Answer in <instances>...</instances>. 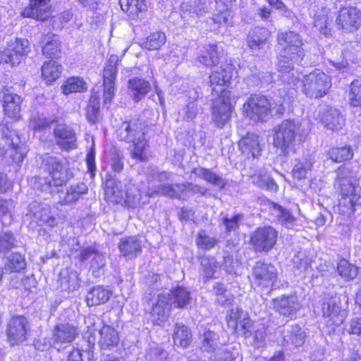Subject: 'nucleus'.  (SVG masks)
Listing matches in <instances>:
<instances>
[{
  "label": "nucleus",
  "mask_w": 361,
  "mask_h": 361,
  "mask_svg": "<svg viewBox=\"0 0 361 361\" xmlns=\"http://www.w3.org/2000/svg\"><path fill=\"white\" fill-rule=\"evenodd\" d=\"M233 66L231 64L221 65L209 76L213 91L216 94L220 92L218 97L214 99L212 106L213 121L220 128L225 126L231 117V92L222 87L229 83L233 75Z\"/></svg>",
  "instance_id": "f257e3e1"
},
{
  "label": "nucleus",
  "mask_w": 361,
  "mask_h": 361,
  "mask_svg": "<svg viewBox=\"0 0 361 361\" xmlns=\"http://www.w3.org/2000/svg\"><path fill=\"white\" fill-rule=\"evenodd\" d=\"M278 40L279 44L283 47L279 56L278 69L283 74H287L283 75V79L294 88L299 82L295 76L294 65L301 61L304 56L302 39L298 34L288 32L279 35Z\"/></svg>",
  "instance_id": "f03ea898"
},
{
  "label": "nucleus",
  "mask_w": 361,
  "mask_h": 361,
  "mask_svg": "<svg viewBox=\"0 0 361 361\" xmlns=\"http://www.w3.org/2000/svg\"><path fill=\"white\" fill-rule=\"evenodd\" d=\"M42 168L49 176L41 174L32 178L30 184L35 190L52 193L54 192V188L63 185L70 178L67 169L56 157H44Z\"/></svg>",
  "instance_id": "7ed1b4c3"
},
{
  "label": "nucleus",
  "mask_w": 361,
  "mask_h": 361,
  "mask_svg": "<svg viewBox=\"0 0 361 361\" xmlns=\"http://www.w3.org/2000/svg\"><path fill=\"white\" fill-rule=\"evenodd\" d=\"M335 185L340 190L338 210L343 215H350L356 206H361V197L355 193L356 173L345 166L338 168Z\"/></svg>",
  "instance_id": "20e7f679"
},
{
  "label": "nucleus",
  "mask_w": 361,
  "mask_h": 361,
  "mask_svg": "<svg viewBox=\"0 0 361 361\" xmlns=\"http://www.w3.org/2000/svg\"><path fill=\"white\" fill-rule=\"evenodd\" d=\"M301 123L295 119L283 121L274 128V146L286 156L295 145L297 137L301 135Z\"/></svg>",
  "instance_id": "39448f33"
},
{
  "label": "nucleus",
  "mask_w": 361,
  "mask_h": 361,
  "mask_svg": "<svg viewBox=\"0 0 361 361\" xmlns=\"http://www.w3.org/2000/svg\"><path fill=\"white\" fill-rule=\"evenodd\" d=\"M302 84V92L312 99L324 97L331 85L329 75L319 69L304 75Z\"/></svg>",
  "instance_id": "423d86ee"
},
{
  "label": "nucleus",
  "mask_w": 361,
  "mask_h": 361,
  "mask_svg": "<svg viewBox=\"0 0 361 361\" xmlns=\"http://www.w3.org/2000/svg\"><path fill=\"white\" fill-rule=\"evenodd\" d=\"M243 109L246 116L254 121H266L271 112V102L260 94H251Z\"/></svg>",
  "instance_id": "0eeeda50"
},
{
  "label": "nucleus",
  "mask_w": 361,
  "mask_h": 361,
  "mask_svg": "<svg viewBox=\"0 0 361 361\" xmlns=\"http://www.w3.org/2000/svg\"><path fill=\"white\" fill-rule=\"evenodd\" d=\"M29 51V41L24 38H16L8 44L6 50L0 51V63L19 64Z\"/></svg>",
  "instance_id": "6e6552de"
},
{
  "label": "nucleus",
  "mask_w": 361,
  "mask_h": 361,
  "mask_svg": "<svg viewBox=\"0 0 361 361\" xmlns=\"http://www.w3.org/2000/svg\"><path fill=\"white\" fill-rule=\"evenodd\" d=\"M342 300L347 302L348 297L338 295L336 293L329 295L324 302L322 312L323 316L329 319L327 321L329 325H339L343 321L344 316L342 314L343 307L341 305Z\"/></svg>",
  "instance_id": "1a4fd4ad"
},
{
  "label": "nucleus",
  "mask_w": 361,
  "mask_h": 361,
  "mask_svg": "<svg viewBox=\"0 0 361 361\" xmlns=\"http://www.w3.org/2000/svg\"><path fill=\"white\" fill-rule=\"evenodd\" d=\"M277 231L271 226L257 228L250 237V243L255 252H269L276 244Z\"/></svg>",
  "instance_id": "9d476101"
},
{
  "label": "nucleus",
  "mask_w": 361,
  "mask_h": 361,
  "mask_svg": "<svg viewBox=\"0 0 361 361\" xmlns=\"http://www.w3.org/2000/svg\"><path fill=\"white\" fill-rule=\"evenodd\" d=\"M147 128L145 123L139 119L124 121L116 130L117 137L128 143L140 140L145 137Z\"/></svg>",
  "instance_id": "9b49d317"
},
{
  "label": "nucleus",
  "mask_w": 361,
  "mask_h": 361,
  "mask_svg": "<svg viewBox=\"0 0 361 361\" xmlns=\"http://www.w3.org/2000/svg\"><path fill=\"white\" fill-rule=\"evenodd\" d=\"M3 140L8 148L7 154L15 163L22 162L26 155L25 147L21 145L20 139L16 131L6 128L3 131Z\"/></svg>",
  "instance_id": "f8f14e48"
},
{
  "label": "nucleus",
  "mask_w": 361,
  "mask_h": 361,
  "mask_svg": "<svg viewBox=\"0 0 361 361\" xmlns=\"http://www.w3.org/2000/svg\"><path fill=\"white\" fill-rule=\"evenodd\" d=\"M336 22L339 28L353 32L361 25V12L356 7H343L338 11Z\"/></svg>",
  "instance_id": "ddd939ff"
},
{
  "label": "nucleus",
  "mask_w": 361,
  "mask_h": 361,
  "mask_svg": "<svg viewBox=\"0 0 361 361\" xmlns=\"http://www.w3.org/2000/svg\"><path fill=\"white\" fill-rule=\"evenodd\" d=\"M28 329L29 323L25 317L20 315L13 317L7 324L8 341L11 345L23 342L26 338Z\"/></svg>",
  "instance_id": "4468645a"
},
{
  "label": "nucleus",
  "mask_w": 361,
  "mask_h": 361,
  "mask_svg": "<svg viewBox=\"0 0 361 361\" xmlns=\"http://www.w3.org/2000/svg\"><path fill=\"white\" fill-rule=\"evenodd\" d=\"M252 275L259 286L269 288L276 281L278 273L276 268L271 264L259 261L253 267Z\"/></svg>",
  "instance_id": "2eb2a0df"
},
{
  "label": "nucleus",
  "mask_w": 361,
  "mask_h": 361,
  "mask_svg": "<svg viewBox=\"0 0 361 361\" xmlns=\"http://www.w3.org/2000/svg\"><path fill=\"white\" fill-rule=\"evenodd\" d=\"M226 321L228 326L234 331L240 329L245 337L251 336L252 322L247 312L239 307L232 308L226 315Z\"/></svg>",
  "instance_id": "dca6fc26"
},
{
  "label": "nucleus",
  "mask_w": 361,
  "mask_h": 361,
  "mask_svg": "<svg viewBox=\"0 0 361 361\" xmlns=\"http://www.w3.org/2000/svg\"><path fill=\"white\" fill-rule=\"evenodd\" d=\"M56 144L65 151H70L77 147L76 134L74 130L66 123H57L54 130Z\"/></svg>",
  "instance_id": "f3484780"
},
{
  "label": "nucleus",
  "mask_w": 361,
  "mask_h": 361,
  "mask_svg": "<svg viewBox=\"0 0 361 361\" xmlns=\"http://www.w3.org/2000/svg\"><path fill=\"white\" fill-rule=\"evenodd\" d=\"M273 308L279 314L292 319L300 310V305L295 295H281L272 300Z\"/></svg>",
  "instance_id": "a211bd4d"
},
{
  "label": "nucleus",
  "mask_w": 361,
  "mask_h": 361,
  "mask_svg": "<svg viewBox=\"0 0 361 361\" xmlns=\"http://www.w3.org/2000/svg\"><path fill=\"white\" fill-rule=\"evenodd\" d=\"M181 18L188 22L196 21V20L209 12V8L207 0H194L189 2H183L180 6Z\"/></svg>",
  "instance_id": "6ab92c4d"
},
{
  "label": "nucleus",
  "mask_w": 361,
  "mask_h": 361,
  "mask_svg": "<svg viewBox=\"0 0 361 361\" xmlns=\"http://www.w3.org/2000/svg\"><path fill=\"white\" fill-rule=\"evenodd\" d=\"M117 67L112 57L104 67L103 74L104 103L110 104L114 97V82L116 77Z\"/></svg>",
  "instance_id": "aec40b11"
},
{
  "label": "nucleus",
  "mask_w": 361,
  "mask_h": 361,
  "mask_svg": "<svg viewBox=\"0 0 361 361\" xmlns=\"http://www.w3.org/2000/svg\"><path fill=\"white\" fill-rule=\"evenodd\" d=\"M171 307L169 297L166 294H159L150 312L152 322L154 324L160 325L166 321Z\"/></svg>",
  "instance_id": "412c9836"
},
{
  "label": "nucleus",
  "mask_w": 361,
  "mask_h": 361,
  "mask_svg": "<svg viewBox=\"0 0 361 361\" xmlns=\"http://www.w3.org/2000/svg\"><path fill=\"white\" fill-rule=\"evenodd\" d=\"M78 328L69 323H60L52 331V340L54 343H71L78 336Z\"/></svg>",
  "instance_id": "4be33fe9"
},
{
  "label": "nucleus",
  "mask_w": 361,
  "mask_h": 361,
  "mask_svg": "<svg viewBox=\"0 0 361 361\" xmlns=\"http://www.w3.org/2000/svg\"><path fill=\"white\" fill-rule=\"evenodd\" d=\"M51 0H30L28 8L24 9L23 15L25 17L44 21L51 15Z\"/></svg>",
  "instance_id": "5701e85b"
},
{
  "label": "nucleus",
  "mask_w": 361,
  "mask_h": 361,
  "mask_svg": "<svg viewBox=\"0 0 361 361\" xmlns=\"http://www.w3.org/2000/svg\"><path fill=\"white\" fill-rule=\"evenodd\" d=\"M79 287L78 273L72 269H63L59 275L58 288L61 291L73 292Z\"/></svg>",
  "instance_id": "b1692460"
},
{
  "label": "nucleus",
  "mask_w": 361,
  "mask_h": 361,
  "mask_svg": "<svg viewBox=\"0 0 361 361\" xmlns=\"http://www.w3.org/2000/svg\"><path fill=\"white\" fill-rule=\"evenodd\" d=\"M239 148L247 157L257 158L261 155V147L258 136L253 133H247L239 141Z\"/></svg>",
  "instance_id": "393cba45"
},
{
  "label": "nucleus",
  "mask_w": 361,
  "mask_h": 361,
  "mask_svg": "<svg viewBox=\"0 0 361 361\" xmlns=\"http://www.w3.org/2000/svg\"><path fill=\"white\" fill-rule=\"evenodd\" d=\"M142 242L137 236L126 237L121 240L118 248L123 257H136L142 252Z\"/></svg>",
  "instance_id": "a878e982"
},
{
  "label": "nucleus",
  "mask_w": 361,
  "mask_h": 361,
  "mask_svg": "<svg viewBox=\"0 0 361 361\" xmlns=\"http://www.w3.org/2000/svg\"><path fill=\"white\" fill-rule=\"evenodd\" d=\"M151 89L149 82L143 78L135 77L128 80L130 97L136 103L143 99Z\"/></svg>",
  "instance_id": "bb28decb"
},
{
  "label": "nucleus",
  "mask_w": 361,
  "mask_h": 361,
  "mask_svg": "<svg viewBox=\"0 0 361 361\" xmlns=\"http://www.w3.org/2000/svg\"><path fill=\"white\" fill-rule=\"evenodd\" d=\"M171 306L178 309H185L191 303V292L183 286H177L167 294Z\"/></svg>",
  "instance_id": "cd10ccee"
},
{
  "label": "nucleus",
  "mask_w": 361,
  "mask_h": 361,
  "mask_svg": "<svg viewBox=\"0 0 361 361\" xmlns=\"http://www.w3.org/2000/svg\"><path fill=\"white\" fill-rule=\"evenodd\" d=\"M197 57V61L205 66H212L218 64L221 51L217 44H207L204 50Z\"/></svg>",
  "instance_id": "c85d7f7f"
},
{
  "label": "nucleus",
  "mask_w": 361,
  "mask_h": 361,
  "mask_svg": "<svg viewBox=\"0 0 361 361\" xmlns=\"http://www.w3.org/2000/svg\"><path fill=\"white\" fill-rule=\"evenodd\" d=\"M22 98L13 93H6L4 96V109L10 118L18 119L20 117Z\"/></svg>",
  "instance_id": "c756f323"
},
{
  "label": "nucleus",
  "mask_w": 361,
  "mask_h": 361,
  "mask_svg": "<svg viewBox=\"0 0 361 361\" xmlns=\"http://www.w3.org/2000/svg\"><path fill=\"white\" fill-rule=\"evenodd\" d=\"M321 121L327 128L332 130L341 129L344 125V119L339 111L332 107H328L323 111Z\"/></svg>",
  "instance_id": "7c9ffc66"
},
{
  "label": "nucleus",
  "mask_w": 361,
  "mask_h": 361,
  "mask_svg": "<svg viewBox=\"0 0 361 361\" xmlns=\"http://www.w3.org/2000/svg\"><path fill=\"white\" fill-rule=\"evenodd\" d=\"M105 186V196L108 201L116 204L123 201L125 192L120 180L113 178L107 179Z\"/></svg>",
  "instance_id": "2f4dec72"
},
{
  "label": "nucleus",
  "mask_w": 361,
  "mask_h": 361,
  "mask_svg": "<svg viewBox=\"0 0 361 361\" xmlns=\"http://www.w3.org/2000/svg\"><path fill=\"white\" fill-rule=\"evenodd\" d=\"M111 295V292L104 286H94L87 292L86 302L88 306H97L106 302Z\"/></svg>",
  "instance_id": "473e14b6"
},
{
  "label": "nucleus",
  "mask_w": 361,
  "mask_h": 361,
  "mask_svg": "<svg viewBox=\"0 0 361 361\" xmlns=\"http://www.w3.org/2000/svg\"><path fill=\"white\" fill-rule=\"evenodd\" d=\"M42 53L49 58H58L61 54V42L53 34H48L43 37Z\"/></svg>",
  "instance_id": "72a5a7b5"
},
{
  "label": "nucleus",
  "mask_w": 361,
  "mask_h": 361,
  "mask_svg": "<svg viewBox=\"0 0 361 361\" xmlns=\"http://www.w3.org/2000/svg\"><path fill=\"white\" fill-rule=\"evenodd\" d=\"M192 173L197 177L201 178L207 182L216 185L219 189H224L226 185V180L210 169L202 167L195 168L193 169Z\"/></svg>",
  "instance_id": "f704fd0d"
},
{
  "label": "nucleus",
  "mask_w": 361,
  "mask_h": 361,
  "mask_svg": "<svg viewBox=\"0 0 361 361\" xmlns=\"http://www.w3.org/2000/svg\"><path fill=\"white\" fill-rule=\"evenodd\" d=\"M270 33L268 30L265 28L257 29L252 35H249L247 38V44L251 49H261L266 47H269V43L267 39L269 37Z\"/></svg>",
  "instance_id": "c9c22d12"
},
{
  "label": "nucleus",
  "mask_w": 361,
  "mask_h": 361,
  "mask_svg": "<svg viewBox=\"0 0 361 361\" xmlns=\"http://www.w3.org/2000/svg\"><path fill=\"white\" fill-rule=\"evenodd\" d=\"M87 185L83 183H78L75 185L70 186L63 197H60V203L62 204H71L78 201L80 197L87 193Z\"/></svg>",
  "instance_id": "e433bc0d"
},
{
  "label": "nucleus",
  "mask_w": 361,
  "mask_h": 361,
  "mask_svg": "<svg viewBox=\"0 0 361 361\" xmlns=\"http://www.w3.org/2000/svg\"><path fill=\"white\" fill-rule=\"evenodd\" d=\"M99 345L102 348H108L116 345L119 341L117 331L109 326H104L99 331Z\"/></svg>",
  "instance_id": "4c0bfd02"
},
{
  "label": "nucleus",
  "mask_w": 361,
  "mask_h": 361,
  "mask_svg": "<svg viewBox=\"0 0 361 361\" xmlns=\"http://www.w3.org/2000/svg\"><path fill=\"white\" fill-rule=\"evenodd\" d=\"M270 208L273 214L281 224L286 225L288 228L294 225L295 218L289 210L274 202L270 203Z\"/></svg>",
  "instance_id": "58836bf2"
},
{
  "label": "nucleus",
  "mask_w": 361,
  "mask_h": 361,
  "mask_svg": "<svg viewBox=\"0 0 361 361\" xmlns=\"http://www.w3.org/2000/svg\"><path fill=\"white\" fill-rule=\"evenodd\" d=\"M166 36L164 32L157 31L149 35L141 43V47L147 50H159L166 43Z\"/></svg>",
  "instance_id": "ea45409f"
},
{
  "label": "nucleus",
  "mask_w": 361,
  "mask_h": 361,
  "mask_svg": "<svg viewBox=\"0 0 361 361\" xmlns=\"http://www.w3.org/2000/svg\"><path fill=\"white\" fill-rule=\"evenodd\" d=\"M157 193L178 200H185L187 198L185 195V183L163 185L159 188Z\"/></svg>",
  "instance_id": "a19ab883"
},
{
  "label": "nucleus",
  "mask_w": 361,
  "mask_h": 361,
  "mask_svg": "<svg viewBox=\"0 0 361 361\" xmlns=\"http://www.w3.org/2000/svg\"><path fill=\"white\" fill-rule=\"evenodd\" d=\"M121 9L134 18L147 8L145 0H119Z\"/></svg>",
  "instance_id": "79ce46f5"
},
{
  "label": "nucleus",
  "mask_w": 361,
  "mask_h": 361,
  "mask_svg": "<svg viewBox=\"0 0 361 361\" xmlns=\"http://www.w3.org/2000/svg\"><path fill=\"white\" fill-rule=\"evenodd\" d=\"M252 183L261 188L276 192L278 186L272 178L265 171H259L257 173L251 176Z\"/></svg>",
  "instance_id": "37998d69"
},
{
  "label": "nucleus",
  "mask_w": 361,
  "mask_h": 361,
  "mask_svg": "<svg viewBox=\"0 0 361 361\" xmlns=\"http://www.w3.org/2000/svg\"><path fill=\"white\" fill-rule=\"evenodd\" d=\"M62 66L55 61L45 62L42 67V75L46 82L55 81L60 75Z\"/></svg>",
  "instance_id": "c03bdc74"
},
{
  "label": "nucleus",
  "mask_w": 361,
  "mask_h": 361,
  "mask_svg": "<svg viewBox=\"0 0 361 361\" xmlns=\"http://www.w3.org/2000/svg\"><path fill=\"white\" fill-rule=\"evenodd\" d=\"M220 216L221 217V225L224 226L226 234L237 231L243 220L242 214L229 216L221 213Z\"/></svg>",
  "instance_id": "a18cd8bd"
},
{
  "label": "nucleus",
  "mask_w": 361,
  "mask_h": 361,
  "mask_svg": "<svg viewBox=\"0 0 361 361\" xmlns=\"http://www.w3.org/2000/svg\"><path fill=\"white\" fill-rule=\"evenodd\" d=\"M328 157L333 161L340 163L350 160L353 157V151L350 146L333 147L329 149Z\"/></svg>",
  "instance_id": "49530a36"
},
{
  "label": "nucleus",
  "mask_w": 361,
  "mask_h": 361,
  "mask_svg": "<svg viewBox=\"0 0 361 361\" xmlns=\"http://www.w3.org/2000/svg\"><path fill=\"white\" fill-rule=\"evenodd\" d=\"M191 333L188 327L176 324L173 336L174 344L182 348H186L190 341Z\"/></svg>",
  "instance_id": "de8ad7c7"
},
{
  "label": "nucleus",
  "mask_w": 361,
  "mask_h": 361,
  "mask_svg": "<svg viewBox=\"0 0 361 361\" xmlns=\"http://www.w3.org/2000/svg\"><path fill=\"white\" fill-rule=\"evenodd\" d=\"M61 88L65 94H69L73 92H84L87 90V85L82 78L73 77L67 79Z\"/></svg>",
  "instance_id": "09e8293b"
},
{
  "label": "nucleus",
  "mask_w": 361,
  "mask_h": 361,
  "mask_svg": "<svg viewBox=\"0 0 361 361\" xmlns=\"http://www.w3.org/2000/svg\"><path fill=\"white\" fill-rule=\"evenodd\" d=\"M306 339V334L298 325H295L291 327L288 333L284 336V341L286 343L299 347L302 345Z\"/></svg>",
  "instance_id": "8fccbe9b"
},
{
  "label": "nucleus",
  "mask_w": 361,
  "mask_h": 361,
  "mask_svg": "<svg viewBox=\"0 0 361 361\" xmlns=\"http://www.w3.org/2000/svg\"><path fill=\"white\" fill-rule=\"evenodd\" d=\"M200 264L202 268L203 277L206 280L213 278L216 270L221 267L220 264L215 258L207 256L200 258Z\"/></svg>",
  "instance_id": "3c124183"
},
{
  "label": "nucleus",
  "mask_w": 361,
  "mask_h": 361,
  "mask_svg": "<svg viewBox=\"0 0 361 361\" xmlns=\"http://www.w3.org/2000/svg\"><path fill=\"white\" fill-rule=\"evenodd\" d=\"M26 267L25 257L18 252L11 253L7 257L5 265L6 270L11 272H19Z\"/></svg>",
  "instance_id": "603ef678"
},
{
  "label": "nucleus",
  "mask_w": 361,
  "mask_h": 361,
  "mask_svg": "<svg viewBox=\"0 0 361 361\" xmlns=\"http://www.w3.org/2000/svg\"><path fill=\"white\" fill-rule=\"evenodd\" d=\"M85 116L89 123L94 124L99 117V102L97 95H92L86 107Z\"/></svg>",
  "instance_id": "864d4df0"
},
{
  "label": "nucleus",
  "mask_w": 361,
  "mask_h": 361,
  "mask_svg": "<svg viewBox=\"0 0 361 361\" xmlns=\"http://www.w3.org/2000/svg\"><path fill=\"white\" fill-rule=\"evenodd\" d=\"M133 148L131 150V157L140 161H145L148 157L147 141L145 137L132 142Z\"/></svg>",
  "instance_id": "5fc2aeb1"
},
{
  "label": "nucleus",
  "mask_w": 361,
  "mask_h": 361,
  "mask_svg": "<svg viewBox=\"0 0 361 361\" xmlns=\"http://www.w3.org/2000/svg\"><path fill=\"white\" fill-rule=\"evenodd\" d=\"M219 345V336L211 330H207L202 335V350L207 353L214 352Z\"/></svg>",
  "instance_id": "6e6d98bb"
},
{
  "label": "nucleus",
  "mask_w": 361,
  "mask_h": 361,
  "mask_svg": "<svg viewBox=\"0 0 361 361\" xmlns=\"http://www.w3.org/2000/svg\"><path fill=\"white\" fill-rule=\"evenodd\" d=\"M313 166V162L310 159H302L294 166L292 173L294 178L302 180L307 178L310 173Z\"/></svg>",
  "instance_id": "4d7b16f0"
},
{
  "label": "nucleus",
  "mask_w": 361,
  "mask_h": 361,
  "mask_svg": "<svg viewBox=\"0 0 361 361\" xmlns=\"http://www.w3.org/2000/svg\"><path fill=\"white\" fill-rule=\"evenodd\" d=\"M337 271L339 275L345 280H351L357 275V268L346 259H341L338 264Z\"/></svg>",
  "instance_id": "13d9d810"
},
{
  "label": "nucleus",
  "mask_w": 361,
  "mask_h": 361,
  "mask_svg": "<svg viewBox=\"0 0 361 361\" xmlns=\"http://www.w3.org/2000/svg\"><path fill=\"white\" fill-rule=\"evenodd\" d=\"M126 195L125 203L130 208H137L142 204V194L136 187H131L124 193Z\"/></svg>",
  "instance_id": "bf43d9fd"
},
{
  "label": "nucleus",
  "mask_w": 361,
  "mask_h": 361,
  "mask_svg": "<svg viewBox=\"0 0 361 361\" xmlns=\"http://www.w3.org/2000/svg\"><path fill=\"white\" fill-rule=\"evenodd\" d=\"M218 243V240L209 235L204 230L200 231L196 238L197 246L202 250H211L214 248Z\"/></svg>",
  "instance_id": "052dcab7"
},
{
  "label": "nucleus",
  "mask_w": 361,
  "mask_h": 361,
  "mask_svg": "<svg viewBox=\"0 0 361 361\" xmlns=\"http://www.w3.org/2000/svg\"><path fill=\"white\" fill-rule=\"evenodd\" d=\"M44 207L43 212L41 213L42 217L39 219L37 224H44L50 227L56 226L58 224L56 210L48 204H44Z\"/></svg>",
  "instance_id": "680f3d73"
},
{
  "label": "nucleus",
  "mask_w": 361,
  "mask_h": 361,
  "mask_svg": "<svg viewBox=\"0 0 361 361\" xmlns=\"http://www.w3.org/2000/svg\"><path fill=\"white\" fill-rule=\"evenodd\" d=\"M17 240L9 231L0 233V252H6L16 247Z\"/></svg>",
  "instance_id": "e2e57ef3"
},
{
  "label": "nucleus",
  "mask_w": 361,
  "mask_h": 361,
  "mask_svg": "<svg viewBox=\"0 0 361 361\" xmlns=\"http://www.w3.org/2000/svg\"><path fill=\"white\" fill-rule=\"evenodd\" d=\"M14 202L11 200L0 199V217L3 224L11 223L13 217Z\"/></svg>",
  "instance_id": "0e129e2a"
},
{
  "label": "nucleus",
  "mask_w": 361,
  "mask_h": 361,
  "mask_svg": "<svg viewBox=\"0 0 361 361\" xmlns=\"http://www.w3.org/2000/svg\"><path fill=\"white\" fill-rule=\"evenodd\" d=\"M109 164L111 169L116 173H120L124 168V156L121 150L112 148L110 150Z\"/></svg>",
  "instance_id": "69168bd1"
},
{
  "label": "nucleus",
  "mask_w": 361,
  "mask_h": 361,
  "mask_svg": "<svg viewBox=\"0 0 361 361\" xmlns=\"http://www.w3.org/2000/svg\"><path fill=\"white\" fill-rule=\"evenodd\" d=\"M348 97L352 106H361V80H355L351 82Z\"/></svg>",
  "instance_id": "338daca9"
},
{
  "label": "nucleus",
  "mask_w": 361,
  "mask_h": 361,
  "mask_svg": "<svg viewBox=\"0 0 361 361\" xmlns=\"http://www.w3.org/2000/svg\"><path fill=\"white\" fill-rule=\"evenodd\" d=\"M57 121L55 118L34 116L32 118L30 127L34 130H44L51 127Z\"/></svg>",
  "instance_id": "774afa93"
}]
</instances>
